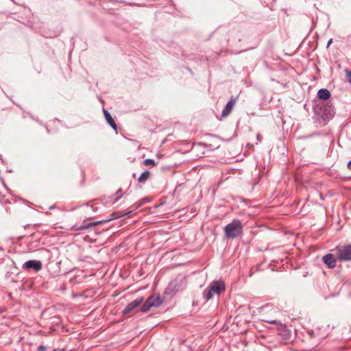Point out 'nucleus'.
Returning <instances> with one entry per match:
<instances>
[{"mask_svg":"<svg viewBox=\"0 0 351 351\" xmlns=\"http://www.w3.org/2000/svg\"><path fill=\"white\" fill-rule=\"evenodd\" d=\"M337 258L335 254L328 253L322 257V261L328 269H334L337 266Z\"/></svg>","mask_w":351,"mask_h":351,"instance_id":"1a4fd4ad","label":"nucleus"},{"mask_svg":"<svg viewBox=\"0 0 351 351\" xmlns=\"http://www.w3.org/2000/svg\"><path fill=\"white\" fill-rule=\"evenodd\" d=\"M132 212V210H130V211H128V212L125 213L123 215H130Z\"/></svg>","mask_w":351,"mask_h":351,"instance_id":"b1692460","label":"nucleus"},{"mask_svg":"<svg viewBox=\"0 0 351 351\" xmlns=\"http://www.w3.org/2000/svg\"><path fill=\"white\" fill-rule=\"evenodd\" d=\"M347 77H348V82L351 84V71H349L347 72Z\"/></svg>","mask_w":351,"mask_h":351,"instance_id":"412c9836","label":"nucleus"},{"mask_svg":"<svg viewBox=\"0 0 351 351\" xmlns=\"http://www.w3.org/2000/svg\"><path fill=\"white\" fill-rule=\"evenodd\" d=\"M313 110L316 122L324 125L331 119L335 114L334 106L329 102L314 107Z\"/></svg>","mask_w":351,"mask_h":351,"instance_id":"f257e3e1","label":"nucleus"},{"mask_svg":"<svg viewBox=\"0 0 351 351\" xmlns=\"http://www.w3.org/2000/svg\"><path fill=\"white\" fill-rule=\"evenodd\" d=\"M47 348L45 346L40 345L38 347V351H46Z\"/></svg>","mask_w":351,"mask_h":351,"instance_id":"aec40b11","label":"nucleus"},{"mask_svg":"<svg viewBox=\"0 0 351 351\" xmlns=\"http://www.w3.org/2000/svg\"><path fill=\"white\" fill-rule=\"evenodd\" d=\"M146 300L147 302H149L152 307L159 306L162 304L163 302L159 295L158 296L151 295Z\"/></svg>","mask_w":351,"mask_h":351,"instance_id":"4468645a","label":"nucleus"},{"mask_svg":"<svg viewBox=\"0 0 351 351\" xmlns=\"http://www.w3.org/2000/svg\"><path fill=\"white\" fill-rule=\"evenodd\" d=\"M103 112L106 122L111 126V128L114 130L117 131V125L115 121H114L112 117L111 116L110 113L105 108H103Z\"/></svg>","mask_w":351,"mask_h":351,"instance_id":"f8f14e48","label":"nucleus"},{"mask_svg":"<svg viewBox=\"0 0 351 351\" xmlns=\"http://www.w3.org/2000/svg\"><path fill=\"white\" fill-rule=\"evenodd\" d=\"M241 199H242L243 202H245V199H243V197H241Z\"/></svg>","mask_w":351,"mask_h":351,"instance_id":"a878e982","label":"nucleus"},{"mask_svg":"<svg viewBox=\"0 0 351 351\" xmlns=\"http://www.w3.org/2000/svg\"><path fill=\"white\" fill-rule=\"evenodd\" d=\"M186 287V277L182 274H179L169 283L165 289V294L173 296L178 292L185 289Z\"/></svg>","mask_w":351,"mask_h":351,"instance_id":"f03ea898","label":"nucleus"},{"mask_svg":"<svg viewBox=\"0 0 351 351\" xmlns=\"http://www.w3.org/2000/svg\"><path fill=\"white\" fill-rule=\"evenodd\" d=\"M125 193H122V189H119L114 195L110 197L112 199L114 202H118Z\"/></svg>","mask_w":351,"mask_h":351,"instance_id":"dca6fc26","label":"nucleus"},{"mask_svg":"<svg viewBox=\"0 0 351 351\" xmlns=\"http://www.w3.org/2000/svg\"><path fill=\"white\" fill-rule=\"evenodd\" d=\"M143 163L145 165H152V166H154L156 162H155V160H153V159H151V158H147L145 159L144 161H143Z\"/></svg>","mask_w":351,"mask_h":351,"instance_id":"6ab92c4d","label":"nucleus"},{"mask_svg":"<svg viewBox=\"0 0 351 351\" xmlns=\"http://www.w3.org/2000/svg\"><path fill=\"white\" fill-rule=\"evenodd\" d=\"M148 202H149V200L146 197L141 199L138 202H136L135 204V208H138L141 207L143 204H144Z\"/></svg>","mask_w":351,"mask_h":351,"instance_id":"a211bd4d","label":"nucleus"},{"mask_svg":"<svg viewBox=\"0 0 351 351\" xmlns=\"http://www.w3.org/2000/svg\"><path fill=\"white\" fill-rule=\"evenodd\" d=\"M42 267L43 263L39 260H29L22 265V269L25 271L33 269L35 271H39L42 269Z\"/></svg>","mask_w":351,"mask_h":351,"instance_id":"6e6552de","label":"nucleus"},{"mask_svg":"<svg viewBox=\"0 0 351 351\" xmlns=\"http://www.w3.org/2000/svg\"><path fill=\"white\" fill-rule=\"evenodd\" d=\"M265 322L275 325L277 334L280 337L282 343L287 344L293 341L291 330L285 324L275 319H268L265 320Z\"/></svg>","mask_w":351,"mask_h":351,"instance_id":"7ed1b4c3","label":"nucleus"},{"mask_svg":"<svg viewBox=\"0 0 351 351\" xmlns=\"http://www.w3.org/2000/svg\"><path fill=\"white\" fill-rule=\"evenodd\" d=\"M152 307V306L149 304V302L145 300V302L143 303L142 306L141 307L140 310L143 313H145L149 310V308Z\"/></svg>","mask_w":351,"mask_h":351,"instance_id":"f3484780","label":"nucleus"},{"mask_svg":"<svg viewBox=\"0 0 351 351\" xmlns=\"http://www.w3.org/2000/svg\"><path fill=\"white\" fill-rule=\"evenodd\" d=\"M226 291L225 283L222 280H215L210 284L203 292V298L206 301L212 299L215 294L220 295Z\"/></svg>","mask_w":351,"mask_h":351,"instance_id":"20e7f679","label":"nucleus"},{"mask_svg":"<svg viewBox=\"0 0 351 351\" xmlns=\"http://www.w3.org/2000/svg\"><path fill=\"white\" fill-rule=\"evenodd\" d=\"M317 97L322 101H327L331 97L330 92L326 88H321L317 91Z\"/></svg>","mask_w":351,"mask_h":351,"instance_id":"ddd939ff","label":"nucleus"},{"mask_svg":"<svg viewBox=\"0 0 351 351\" xmlns=\"http://www.w3.org/2000/svg\"><path fill=\"white\" fill-rule=\"evenodd\" d=\"M332 43V38H330V39L328 41V43H327L326 47H328L330 45V44H331Z\"/></svg>","mask_w":351,"mask_h":351,"instance_id":"4be33fe9","label":"nucleus"},{"mask_svg":"<svg viewBox=\"0 0 351 351\" xmlns=\"http://www.w3.org/2000/svg\"><path fill=\"white\" fill-rule=\"evenodd\" d=\"M348 168L351 170V160L348 162Z\"/></svg>","mask_w":351,"mask_h":351,"instance_id":"5701e85b","label":"nucleus"},{"mask_svg":"<svg viewBox=\"0 0 351 351\" xmlns=\"http://www.w3.org/2000/svg\"><path fill=\"white\" fill-rule=\"evenodd\" d=\"M119 216H118L116 213H113L110 214V217L106 219H104L102 220L93 221L90 223H86V221H84L82 225L80 226H74L72 227V230H87L93 226H95L99 224L105 223L107 222H109L114 219L118 218Z\"/></svg>","mask_w":351,"mask_h":351,"instance_id":"0eeeda50","label":"nucleus"},{"mask_svg":"<svg viewBox=\"0 0 351 351\" xmlns=\"http://www.w3.org/2000/svg\"><path fill=\"white\" fill-rule=\"evenodd\" d=\"M150 176V172L148 170L143 171L139 176L138 181L140 183L145 182Z\"/></svg>","mask_w":351,"mask_h":351,"instance_id":"2eb2a0df","label":"nucleus"},{"mask_svg":"<svg viewBox=\"0 0 351 351\" xmlns=\"http://www.w3.org/2000/svg\"><path fill=\"white\" fill-rule=\"evenodd\" d=\"M144 300L143 297H139L135 299L134 300L132 301L131 302L128 303L124 309L122 311V314L123 315L128 314L131 311H132L134 309H135L136 307H138Z\"/></svg>","mask_w":351,"mask_h":351,"instance_id":"9d476101","label":"nucleus"},{"mask_svg":"<svg viewBox=\"0 0 351 351\" xmlns=\"http://www.w3.org/2000/svg\"><path fill=\"white\" fill-rule=\"evenodd\" d=\"M332 251L335 254L337 258L340 261H351V244L338 245Z\"/></svg>","mask_w":351,"mask_h":351,"instance_id":"423d86ee","label":"nucleus"},{"mask_svg":"<svg viewBox=\"0 0 351 351\" xmlns=\"http://www.w3.org/2000/svg\"><path fill=\"white\" fill-rule=\"evenodd\" d=\"M243 231V226L239 219H233L224 228L225 236L232 239L241 237Z\"/></svg>","mask_w":351,"mask_h":351,"instance_id":"39448f33","label":"nucleus"},{"mask_svg":"<svg viewBox=\"0 0 351 351\" xmlns=\"http://www.w3.org/2000/svg\"><path fill=\"white\" fill-rule=\"evenodd\" d=\"M237 99V97H232L231 99L228 101L221 112V116L223 117H226L231 113Z\"/></svg>","mask_w":351,"mask_h":351,"instance_id":"9b49d317","label":"nucleus"},{"mask_svg":"<svg viewBox=\"0 0 351 351\" xmlns=\"http://www.w3.org/2000/svg\"><path fill=\"white\" fill-rule=\"evenodd\" d=\"M53 208H55V206H50V207H49V209H53Z\"/></svg>","mask_w":351,"mask_h":351,"instance_id":"393cba45","label":"nucleus"}]
</instances>
